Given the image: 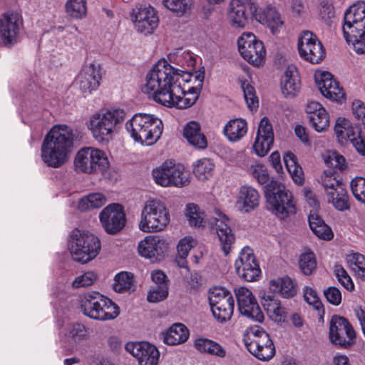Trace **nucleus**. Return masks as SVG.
Listing matches in <instances>:
<instances>
[{"instance_id": "17", "label": "nucleus", "mask_w": 365, "mask_h": 365, "mask_svg": "<svg viewBox=\"0 0 365 365\" xmlns=\"http://www.w3.org/2000/svg\"><path fill=\"white\" fill-rule=\"evenodd\" d=\"M298 50L300 56L312 63H320L325 54L322 43L309 31L302 32L298 41Z\"/></svg>"}, {"instance_id": "40", "label": "nucleus", "mask_w": 365, "mask_h": 365, "mask_svg": "<svg viewBox=\"0 0 365 365\" xmlns=\"http://www.w3.org/2000/svg\"><path fill=\"white\" fill-rule=\"evenodd\" d=\"M308 221L310 229L318 237L324 240H330L333 238L331 229L317 213L311 212L308 217Z\"/></svg>"}, {"instance_id": "57", "label": "nucleus", "mask_w": 365, "mask_h": 365, "mask_svg": "<svg viewBox=\"0 0 365 365\" xmlns=\"http://www.w3.org/2000/svg\"><path fill=\"white\" fill-rule=\"evenodd\" d=\"M97 276L93 272H87L77 277L72 283L74 288L88 287L96 280Z\"/></svg>"}, {"instance_id": "59", "label": "nucleus", "mask_w": 365, "mask_h": 365, "mask_svg": "<svg viewBox=\"0 0 365 365\" xmlns=\"http://www.w3.org/2000/svg\"><path fill=\"white\" fill-rule=\"evenodd\" d=\"M195 245V242L192 237H185L178 244V255L179 256L187 257L190 250Z\"/></svg>"}, {"instance_id": "51", "label": "nucleus", "mask_w": 365, "mask_h": 365, "mask_svg": "<svg viewBox=\"0 0 365 365\" xmlns=\"http://www.w3.org/2000/svg\"><path fill=\"white\" fill-rule=\"evenodd\" d=\"M241 88L243 91L245 100L247 106L251 110L256 109L259 106L258 98L256 96L255 88L247 81L241 82Z\"/></svg>"}, {"instance_id": "45", "label": "nucleus", "mask_w": 365, "mask_h": 365, "mask_svg": "<svg viewBox=\"0 0 365 365\" xmlns=\"http://www.w3.org/2000/svg\"><path fill=\"white\" fill-rule=\"evenodd\" d=\"M347 263L354 274L365 281V257L360 253H353L348 256Z\"/></svg>"}, {"instance_id": "26", "label": "nucleus", "mask_w": 365, "mask_h": 365, "mask_svg": "<svg viewBox=\"0 0 365 365\" xmlns=\"http://www.w3.org/2000/svg\"><path fill=\"white\" fill-rule=\"evenodd\" d=\"M158 21L155 9L150 6L140 5L135 14V26L138 32L145 35L153 33Z\"/></svg>"}, {"instance_id": "27", "label": "nucleus", "mask_w": 365, "mask_h": 365, "mask_svg": "<svg viewBox=\"0 0 365 365\" xmlns=\"http://www.w3.org/2000/svg\"><path fill=\"white\" fill-rule=\"evenodd\" d=\"M101 73L100 67L93 63L86 66L78 76L76 82L83 93L90 94L100 86Z\"/></svg>"}, {"instance_id": "30", "label": "nucleus", "mask_w": 365, "mask_h": 365, "mask_svg": "<svg viewBox=\"0 0 365 365\" xmlns=\"http://www.w3.org/2000/svg\"><path fill=\"white\" fill-rule=\"evenodd\" d=\"M306 110L309 123L316 131L322 132L329 127V114L319 103L310 102L308 103Z\"/></svg>"}, {"instance_id": "29", "label": "nucleus", "mask_w": 365, "mask_h": 365, "mask_svg": "<svg viewBox=\"0 0 365 365\" xmlns=\"http://www.w3.org/2000/svg\"><path fill=\"white\" fill-rule=\"evenodd\" d=\"M138 249L142 257L157 260L166 251L167 244L157 236H148L140 242Z\"/></svg>"}, {"instance_id": "23", "label": "nucleus", "mask_w": 365, "mask_h": 365, "mask_svg": "<svg viewBox=\"0 0 365 365\" xmlns=\"http://www.w3.org/2000/svg\"><path fill=\"white\" fill-rule=\"evenodd\" d=\"M215 212L216 217L210 223L216 231L225 255H227L231 250L232 244L235 241V235L230 227V220L227 216L220 210H216Z\"/></svg>"}, {"instance_id": "56", "label": "nucleus", "mask_w": 365, "mask_h": 365, "mask_svg": "<svg viewBox=\"0 0 365 365\" xmlns=\"http://www.w3.org/2000/svg\"><path fill=\"white\" fill-rule=\"evenodd\" d=\"M168 296V284L158 285L150 290L147 299L150 302H159L167 298Z\"/></svg>"}, {"instance_id": "24", "label": "nucleus", "mask_w": 365, "mask_h": 365, "mask_svg": "<svg viewBox=\"0 0 365 365\" xmlns=\"http://www.w3.org/2000/svg\"><path fill=\"white\" fill-rule=\"evenodd\" d=\"M315 81L321 93L326 98L340 101L344 98V93L339 83L328 71H321L315 74Z\"/></svg>"}, {"instance_id": "7", "label": "nucleus", "mask_w": 365, "mask_h": 365, "mask_svg": "<svg viewBox=\"0 0 365 365\" xmlns=\"http://www.w3.org/2000/svg\"><path fill=\"white\" fill-rule=\"evenodd\" d=\"M101 241L93 234L78 229L73 230L68 240V250L76 262L86 263L94 259L101 250Z\"/></svg>"}, {"instance_id": "10", "label": "nucleus", "mask_w": 365, "mask_h": 365, "mask_svg": "<svg viewBox=\"0 0 365 365\" xmlns=\"http://www.w3.org/2000/svg\"><path fill=\"white\" fill-rule=\"evenodd\" d=\"M243 341L250 353L261 361H268L275 354L269 335L259 326L251 327Z\"/></svg>"}, {"instance_id": "33", "label": "nucleus", "mask_w": 365, "mask_h": 365, "mask_svg": "<svg viewBox=\"0 0 365 365\" xmlns=\"http://www.w3.org/2000/svg\"><path fill=\"white\" fill-rule=\"evenodd\" d=\"M183 136L190 145L196 148L205 149L207 147V138L201 132L200 125L197 122L187 123L184 127Z\"/></svg>"}, {"instance_id": "64", "label": "nucleus", "mask_w": 365, "mask_h": 365, "mask_svg": "<svg viewBox=\"0 0 365 365\" xmlns=\"http://www.w3.org/2000/svg\"><path fill=\"white\" fill-rule=\"evenodd\" d=\"M361 129L359 128L357 134L354 135L349 142L359 154L365 155V140L361 137Z\"/></svg>"}, {"instance_id": "34", "label": "nucleus", "mask_w": 365, "mask_h": 365, "mask_svg": "<svg viewBox=\"0 0 365 365\" xmlns=\"http://www.w3.org/2000/svg\"><path fill=\"white\" fill-rule=\"evenodd\" d=\"M269 289L283 298H292L297 293V284L289 277H283L269 282Z\"/></svg>"}, {"instance_id": "46", "label": "nucleus", "mask_w": 365, "mask_h": 365, "mask_svg": "<svg viewBox=\"0 0 365 365\" xmlns=\"http://www.w3.org/2000/svg\"><path fill=\"white\" fill-rule=\"evenodd\" d=\"M133 287L134 279L132 273L121 272L115 276L113 289L116 292H130L133 290Z\"/></svg>"}, {"instance_id": "3", "label": "nucleus", "mask_w": 365, "mask_h": 365, "mask_svg": "<svg viewBox=\"0 0 365 365\" xmlns=\"http://www.w3.org/2000/svg\"><path fill=\"white\" fill-rule=\"evenodd\" d=\"M344 37L348 43H352L354 51L359 54L365 53V2L358 1L345 12L342 26Z\"/></svg>"}, {"instance_id": "41", "label": "nucleus", "mask_w": 365, "mask_h": 365, "mask_svg": "<svg viewBox=\"0 0 365 365\" xmlns=\"http://www.w3.org/2000/svg\"><path fill=\"white\" fill-rule=\"evenodd\" d=\"M200 88L192 87L188 89L187 92H185L181 87L182 93L178 96H173V103L170 108L175 107L179 109H185L192 106L198 99Z\"/></svg>"}, {"instance_id": "20", "label": "nucleus", "mask_w": 365, "mask_h": 365, "mask_svg": "<svg viewBox=\"0 0 365 365\" xmlns=\"http://www.w3.org/2000/svg\"><path fill=\"white\" fill-rule=\"evenodd\" d=\"M238 309L242 315L254 321L262 322L264 314L261 311L252 293L247 288L241 287L235 289Z\"/></svg>"}, {"instance_id": "62", "label": "nucleus", "mask_w": 365, "mask_h": 365, "mask_svg": "<svg viewBox=\"0 0 365 365\" xmlns=\"http://www.w3.org/2000/svg\"><path fill=\"white\" fill-rule=\"evenodd\" d=\"M253 177L261 184L268 182L269 176L267 170L262 165H257L255 167L252 172Z\"/></svg>"}, {"instance_id": "21", "label": "nucleus", "mask_w": 365, "mask_h": 365, "mask_svg": "<svg viewBox=\"0 0 365 365\" xmlns=\"http://www.w3.org/2000/svg\"><path fill=\"white\" fill-rule=\"evenodd\" d=\"M230 7L229 17L232 26L235 28H244L248 22L249 16L255 18L258 9V6L252 0H232Z\"/></svg>"}, {"instance_id": "8", "label": "nucleus", "mask_w": 365, "mask_h": 365, "mask_svg": "<svg viewBox=\"0 0 365 365\" xmlns=\"http://www.w3.org/2000/svg\"><path fill=\"white\" fill-rule=\"evenodd\" d=\"M170 222V214L164 204L158 200H148L142 210L139 229L144 232L164 230Z\"/></svg>"}, {"instance_id": "61", "label": "nucleus", "mask_w": 365, "mask_h": 365, "mask_svg": "<svg viewBox=\"0 0 365 365\" xmlns=\"http://www.w3.org/2000/svg\"><path fill=\"white\" fill-rule=\"evenodd\" d=\"M304 298L307 303L313 305L316 309H319L321 305L316 291L311 287H306L304 289Z\"/></svg>"}, {"instance_id": "38", "label": "nucleus", "mask_w": 365, "mask_h": 365, "mask_svg": "<svg viewBox=\"0 0 365 365\" xmlns=\"http://www.w3.org/2000/svg\"><path fill=\"white\" fill-rule=\"evenodd\" d=\"M194 346L200 353L220 358H224L227 354L226 350L220 344L207 338L197 339L194 342Z\"/></svg>"}, {"instance_id": "13", "label": "nucleus", "mask_w": 365, "mask_h": 365, "mask_svg": "<svg viewBox=\"0 0 365 365\" xmlns=\"http://www.w3.org/2000/svg\"><path fill=\"white\" fill-rule=\"evenodd\" d=\"M329 337L333 344L348 349L355 343L356 333L347 319L334 315L329 323Z\"/></svg>"}, {"instance_id": "54", "label": "nucleus", "mask_w": 365, "mask_h": 365, "mask_svg": "<svg viewBox=\"0 0 365 365\" xmlns=\"http://www.w3.org/2000/svg\"><path fill=\"white\" fill-rule=\"evenodd\" d=\"M351 189L355 198L365 204V178L357 177L351 181Z\"/></svg>"}, {"instance_id": "36", "label": "nucleus", "mask_w": 365, "mask_h": 365, "mask_svg": "<svg viewBox=\"0 0 365 365\" xmlns=\"http://www.w3.org/2000/svg\"><path fill=\"white\" fill-rule=\"evenodd\" d=\"M247 129V123L245 120L235 118L227 122L223 129V133L230 142H237L246 135Z\"/></svg>"}, {"instance_id": "35", "label": "nucleus", "mask_w": 365, "mask_h": 365, "mask_svg": "<svg viewBox=\"0 0 365 365\" xmlns=\"http://www.w3.org/2000/svg\"><path fill=\"white\" fill-rule=\"evenodd\" d=\"M93 152L92 147L83 148L78 151L74 160V165L78 172L95 173Z\"/></svg>"}, {"instance_id": "55", "label": "nucleus", "mask_w": 365, "mask_h": 365, "mask_svg": "<svg viewBox=\"0 0 365 365\" xmlns=\"http://www.w3.org/2000/svg\"><path fill=\"white\" fill-rule=\"evenodd\" d=\"M334 274L339 282L347 290L352 291L354 289V282L344 267L339 264L334 267Z\"/></svg>"}, {"instance_id": "18", "label": "nucleus", "mask_w": 365, "mask_h": 365, "mask_svg": "<svg viewBox=\"0 0 365 365\" xmlns=\"http://www.w3.org/2000/svg\"><path fill=\"white\" fill-rule=\"evenodd\" d=\"M101 223L105 231L110 235L120 232L126 222L123 207L118 203L106 206L99 215Z\"/></svg>"}, {"instance_id": "11", "label": "nucleus", "mask_w": 365, "mask_h": 365, "mask_svg": "<svg viewBox=\"0 0 365 365\" xmlns=\"http://www.w3.org/2000/svg\"><path fill=\"white\" fill-rule=\"evenodd\" d=\"M155 182L163 187H182L190 183L189 173L180 165L165 161L160 167L153 170Z\"/></svg>"}, {"instance_id": "39", "label": "nucleus", "mask_w": 365, "mask_h": 365, "mask_svg": "<svg viewBox=\"0 0 365 365\" xmlns=\"http://www.w3.org/2000/svg\"><path fill=\"white\" fill-rule=\"evenodd\" d=\"M189 337V331L182 324H173L165 334L164 342L174 346L185 342Z\"/></svg>"}, {"instance_id": "49", "label": "nucleus", "mask_w": 365, "mask_h": 365, "mask_svg": "<svg viewBox=\"0 0 365 365\" xmlns=\"http://www.w3.org/2000/svg\"><path fill=\"white\" fill-rule=\"evenodd\" d=\"M65 336L68 340L78 342L87 339L88 331L83 324L73 323L68 325Z\"/></svg>"}, {"instance_id": "16", "label": "nucleus", "mask_w": 365, "mask_h": 365, "mask_svg": "<svg viewBox=\"0 0 365 365\" xmlns=\"http://www.w3.org/2000/svg\"><path fill=\"white\" fill-rule=\"evenodd\" d=\"M235 268L237 276L246 282H255L261 275V269L253 250L244 247L240 252L235 262Z\"/></svg>"}, {"instance_id": "37", "label": "nucleus", "mask_w": 365, "mask_h": 365, "mask_svg": "<svg viewBox=\"0 0 365 365\" xmlns=\"http://www.w3.org/2000/svg\"><path fill=\"white\" fill-rule=\"evenodd\" d=\"M359 128L353 127L347 119L339 118L334 125V132L339 143L346 145L354 135L357 134Z\"/></svg>"}, {"instance_id": "9", "label": "nucleus", "mask_w": 365, "mask_h": 365, "mask_svg": "<svg viewBox=\"0 0 365 365\" xmlns=\"http://www.w3.org/2000/svg\"><path fill=\"white\" fill-rule=\"evenodd\" d=\"M81 308L85 315L100 321L115 319L120 313L119 307L115 303L96 292L84 295Z\"/></svg>"}, {"instance_id": "47", "label": "nucleus", "mask_w": 365, "mask_h": 365, "mask_svg": "<svg viewBox=\"0 0 365 365\" xmlns=\"http://www.w3.org/2000/svg\"><path fill=\"white\" fill-rule=\"evenodd\" d=\"M215 164L208 158L198 160L194 164L193 173L200 180L209 179L213 174Z\"/></svg>"}, {"instance_id": "2", "label": "nucleus", "mask_w": 365, "mask_h": 365, "mask_svg": "<svg viewBox=\"0 0 365 365\" xmlns=\"http://www.w3.org/2000/svg\"><path fill=\"white\" fill-rule=\"evenodd\" d=\"M73 145L72 129L66 125H54L45 135L41 144L42 161L48 167L61 168L68 160Z\"/></svg>"}, {"instance_id": "25", "label": "nucleus", "mask_w": 365, "mask_h": 365, "mask_svg": "<svg viewBox=\"0 0 365 365\" xmlns=\"http://www.w3.org/2000/svg\"><path fill=\"white\" fill-rule=\"evenodd\" d=\"M274 141L272 125L267 117H264L259 125L253 148L256 154L263 157L267 154Z\"/></svg>"}, {"instance_id": "6", "label": "nucleus", "mask_w": 365, "mask_h": 365, "mask_svg": "<svg viewBox=\"0 0 365 365\" xmlns=\"http://www.w3.org/2000/svg\"><path fill=\"white\" fill-rule=\"evenodd\" d=\"M264 195L269 209L278 218L286 219L296 213V203L285 185L271 180L265 186Z\"/></svg>"}, {"instance_id": "53", "label": "nucleus", "mask_w": 365, "mask_h": 365, "mask_svg": "<svg viewBox=\"0 0 365 365\" xmlns=\"http://www.w3.org/2000/svg\"><path fill=\"white\" fill-rule=\"evenodd\" d=\"M186 217L191 226L200 227L203 225L204 218L202 213L198 211V207L194 204L187 205Z\"/></svg>"}, {"instance_id": "63", "label": "nucleus", "mask_w": 365, "mask_h": 365, "mask_svg": "<svg viewBox=\"0 0 365 365\" xmlns=\"http://www.w3.org/2000/svg\"><path fill=\"white\" fill-rule=\"evenodd\" d=\"M279 302V301L278 299L270 294H264L261 300V303L268 314H271V313L274 311V308L276 309L277 307Z\"/></svg>"}, {"instance_id": "31", "label": "nucleus", "mask_w": 365, "mask_h": 365, "mask_svg": "<svg viewBox=\"0 0 365 365\" xmlns=\"http://www.w3.org/2000/svg\"><path fill=\"white\" fill-rule=\"evenodd\" d=\"M281 89L285 97H294L300 89V80L296 67L287 66L281 78Z\"/></svg>"}, {"instance_id": "58", "label": "nucleus", "mask_w": 365, "mask_h": 365, "mask_svg": "<svg viewBox=\"0 0 365 365\" xmlns=\"http://www.w3.org/2000/svg\"><path fill=\"white\" fill-rule=\"evenodd\" d=\"M319 16L327 25L330 26L331 19L335 16L334 8L332 4L327 1L321 2Z\"/></svg>"}, {"instance_id": "19", "label": "nucleus", "mask_w": 365, "mask_h": 365, "mask_svg": "<svg viewBox=\"0 0 365 365\" xmlns=\"http://www.w3.org/2000/svg\"><path fill=\"white\" fill-rule=\"evenodd\" d=\"M322 185L328 197V202L340 211L349 209V198L344 185L332 176L322 178Z\"/></svg>"}, {"instance_id": "43", "label": "nucleus", "mask_w": 365, "mask_h": 365, "mask_svg": "<svg viewBox=\"0 0 365 365\" xmlns=\"http://www.w3.org/2000/svg\"><path fill=\"white\" fill-rule=\"evenodd\" d=\"M86 0H68L65 5L67 16L73 19H81L87 14Z\"/></svg>"}, {"instance_id": "4", "label": "nucleus", "mask_w": 365, "mask_h": 365, "mask_svg": "<svg viewBox=\"0 0 365 365\" xmlns=\"http://www.w3.org/2000/svg\"><path fill=\"white\" fill-rule=\"evenodd\" d=\"M125 129L135 142L142 145H151L160 138L163 124L154 115L136 113L126 122Z\"/></svg>"}, {"instance_id": "28", "label": "nucleus", "mask_w": 365, "mask_h": 365, "mask_svg": "<svg viewBox=\"0 0 365 365\" xmlns=\"http://www.w3.org/2000/svg\"><path fill=\"white\" fill-rule=\"evenodd\" d=\"M258 191L250 185L240 187L236 200V207L242 213H249L255 210L259 205Z\"/></svg>"}, {"instance_id": "52", "label": "nucleus", "mask_w": 365, "mask_h": 365, "mask_svg": "<svg viewBox=\"0 0 365 365\" xmlns=\"http://www.w3.org/2000/svg\"><path fill=\"white\" fill-rule=\"evenodd\" d=\"M95 173H103L109 166V161L104 151L93 148Z\"/></svg>"}, {"instance_id": "12", "label": "nucleus", "mask_w": 365, "mask_h": 365, "mask_svg": "<svg viewBox=\"0 0 365 365\" xmlns=\"http://www.w3.org/2000/svg\"><path fill=\"white\" fill-rule=\"evenodd\" d=\"M24 32V21L18 12H6L0 16V44L11 48L20 42Z\"/></svg>"}, {"instance_id": "60", "label": "nucleus", "mask_w": 365, "mask_h": 365, "mask_svg": "<svg viewBox=\"0 0 365 365\" xmlns=\"http://www.w3.org/2000/svg\"><path fill=\"white\" fill-rule=\"evenodd\" d=\"M324 295L327 300L334 306H338L341 302V293L335 287H329L324 290Z\"/></svg>"}, {"instance_id": "32", "label": "nucleus", "mask_w": 365, "mask_h": 365, "mask_svg": "<svg viewBox=\"0 0 365 365\" xmlns=\"http://www.w3.org/2000/svg\"><path fill=\"white\" fill-rule=\"evenodd\" d=\"M255 19L262 24L267 25L271 29L272 34H275L279 27H281L283 24L279 14L275 8L272 6H267L259 10L258 9L256 15H255Z\"/></svg>"}, {"instance_id": "5", "label": "nucleus", "mask_w": 365, "mask_h": 365, "mask_svg": "<svg viewBox=\"0 0 365 365\" xmlns=\"http://www.w3.org/2000/svg\"><path fill=\"white\" fill-rule=\"evenodd\" d=\"M126 113L123 109L109 108L92 115L88 125L93 138L98 142L108 141L122 125Z\"/></svg>"}, {"instance_id": "44", "label": "nucleus", "mask_w": 365, "mask_h": 365, "mask_svg": "<svg viewBox=\"0 0 365 365\" xmlns=\"http://www.w3.org/2000/svg\"><path fill=\"white\" fill-rule=\"evenodd\" d=\"M106 201V197L101 193H91L80 199L78 209L85 212L92 208H98L103 206Z\"/></svg>"}, {"instance_id": "50", "label": "nucleus", "mask_w": 365, "mask_h": 365, "mask_svg": "<svg viewBox=\"0 0 365 365\" xmlns=\"http://www.w3.org/2000/svg\"><path fill=\"white\" fill-rule=\"evenodd\" d=\"M299 266L302 272L310 275L317 267V262L313 252H306L300 255Z\"/></svg>"}, {"instance_id": "14", "label": "nucleus", "mask_w": 365, "mask_h": 365, "mask_svg": "<svg viewBox=\"0 0 365 365\" xmlns=\"http://www.w3.org/2000/svg\"><path fill=\"white\" fill-rule=\"evenodd\" d=\"M209 302L213 316L220 322L230 320L234 311V299L224 288L215 287L210 290Z\"/></svg>"}, {"instance_id": "42", "label": "nucleus", "mask_w": 365, "mask_h": 365, "mask_svg": "<svg viewBox=\"0 0 365 365\" xmlns=\"http://www.w3.org/2000/svg\"><path fill=\"white\" fill-rule=\"evenodd\" d=\"M283 158L294 182L297 185H302L304 182V175L302 167L298 163L297 156L292 152H287Z\"/></svg>"}, {"instance_id": "1", "label": "nucleus", "mask_w": 365, "mask_h": 365, "mask_svg": "<svg viewBox=\"0 0 365 365\" xmlns=\"http://www.w3.org/2000/svg\"><path fill=\"white\" fill-rule=\"evenodd\" d=\"M183 71L174 68L165 60L158 61L146 75L145 88L150 92L153 99L166 107L173 103V96L182 93Z\"/></svg>"}, {"instance_id": "22", "label": "nucleus", "mask_w": 365, "mask_h": 365, "mask_svg": "<svg viewBox=\"0 0 365 365\" xmlns=\"http://www.w3.org/2000/svg\"><path fill=\"white\" fill-rule=\"evenodd\" d=\"M125 349L137 359L138 365H157L158 363L160 353L154 345L148 342H128Z\"/></svg>"}, {"instance_id": "15", "label": "nucleus", "mask_w": 365, "mask_h": 365, "mask_svg": "<svg viewBox=\"0 0 365 365\" xmlns=\"http://www.w3.org/2000/svg\"><path fill=\"white\" fill-rule=\"evenodd\" d=\"M238 50L245 60L259 66L265 59L266 51L262 41L257 39L254 34L245 32L237 41Z\"/></svg>"}, {"instance_id": "48", "label": "nucleus", "mask_w": 365, "mask_h": 365, "mask_svg": "<svg viewBox=\"0 0 365 365\" xmlns=\"http://www.w3.org/2000/svg\"><path fill=\"white\" fill-rule=\"evenodd\" d=\"M163 5L169 10L181 16L187 13L192 5V0H163Z\"/></svg>"}]
</instances>
